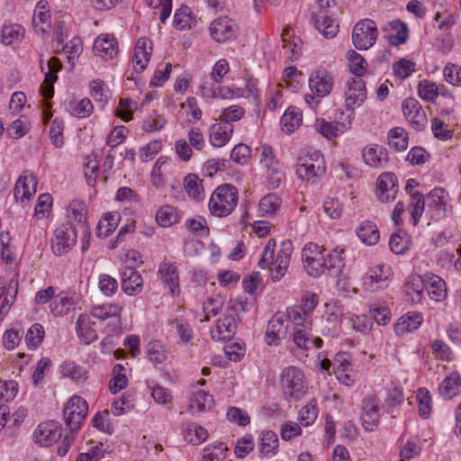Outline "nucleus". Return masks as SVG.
<instances>
[{
	"mask_svg": "<svg viewBox=\"0 0 461 461\" xmlns=\"http://www.w3.org/2000/svg\"><path fill=\"white\" fill-rule=\"evenodd\" d=\"M302 259L305 271L313 277H318L326 271L331 276H339L345 267V252L342 249L328 250L313 242L304 245Z\"/></svg>",
	"mask_w": 461,
	"mask_h": 461,
	"instance_id": "nucleus-1",
	"label": "nucleus"
},
{
	"mask_svg": "<svg viewBox=\"0 0 461 461\" xmlns=\"http://www.w3.org/2000/svg\"><path fill=\"white\" fill-rule=\"evenodd\" d=\"M276 240L271 239L267 241L261 259L258 262V267L265 269L273 265L271 268V279L274 282L279 281L283 278L290 265V259L293 253V244L290 240L282 242L280 249L275 257Z\"/></svg>",
	"mask_w": 461,
	"mask_h": 461,
	"instance_id": "nucleus-2",
	"label": "nucleus"
},
{
	"mask_svg": "<svg viewBox=\"0 0 461 461\" xmlns=\"http://www.w3.org/2000/svg\"><path fill=\"white\" fill-rule=\"evenodd\" d=\"M239 201L238 189L230 185H219L209 200V210L213 216L226 217L236 208Z\"/></svg>",
	"mask_w": 461,
	"mask_h": 461,
	"instance_id": "nucleus-3",
	"label": "nucleus"
},
{
	"mask_svg": "<svg viewBox=\"0 0 461 461\" xmlns=\"http://www.w3.org/2000/svg\"><path fill=\"white\" fill-rule=\"evenodd\" d=\"M325 173L321 153L316 149H303L296 160V175L303 180L315 181Z\"/></svg>",
	"mask_w": 461,
	"mask_h": 461,
	"instance_id": "nucleus-4",
	"label": "nucleus"
},
{
	"mask_svg": "<svg viewBox=\"0 0 461 461\" xmlns=\"http://www.w3.org/2000/svg\"><path fill=\"white\" fill-rule=\"evenodd\" d=\"M281 386L286 400H299L307 391L303 373L295 366L285 368L281 375Z\"/></svg>",
	"mask_w": 461,
	"mask_h": 461,
	"instance_id": "nucleus-5",
	"label": "nucleus"
},
{
	"mask_svg": "<svg viewBox=\"0 0 461 461\" xmlns=\"http://www.w3.org/2000/svg\"><path fill=\"white\" fill-rule=\"evenodd\" d=\"M88 411L87 402L78 395L72 396L64 405L63 419L71 432L77 431Z\"/></svg>",
	"mask_w": 461,
	"mask_h": 461,
	"instance_id": "nucleus-6",
	"label": "nucleus"
},
{
	"mask_svg": "<svg viewBox=\"0 0 461 461\" xmlns=\"http://www.w3.org/2000/svg\"><path fill=\"white\" fill-rule=\"evenodd\" d=\"M378 31L375 23L371 19H363L356 23L352 31V42L356 49L366 50L376 41Z\"/></svg>",
	"mask_w": 461,
	"mask_h": 461,
	"instance_id": "nucleus-7",
	"label": "nucleus"
},
{
	"mask_svg": "<svg viewBox=\"0 0 461 461\" xmlns=\"http://www.w3.org/2000/svg\"><path fill=\"white\" fill-rule=\"evenodd\" d=\"M426 216L432 221H439L447 213L448 194L441 187H435L426 196Z\"/></svg>",
	"mask_w": 461,
	"mask_h": 461,
	"instance_id": "nucleus-8",
	"label": "nucleus"
},
{
	"mask_svg": "<svg viewBox=\"0 0 461 461\" xmlns=\"http://www.w3.org/2000/svg\"><path fill=\"white\" fill-rule=\"evenodd\" d=\"M391 274V267L384 264L369 267L362 277L363 288L374 293L387 287Z\"/></svg>",
	"mask_w": 461,
	"mask_h": 461,
	"instance_id": "nucleus-9",
	"label": "nucleus"
},
{
	"mask_svg": "<svg viewBox=\"0 0 461 461\" xmlns=\"http://www.w3.org/2000/svg\"><path fill=\"white\" fill-rule=\"evenodd\" d=\"M77 230L71 225H61L54 231L51 240L52 252L57 256L68 253L76 245Z\"/></svg>",
	"mask_w": 461,
	"mask_h": 461,
	"instance_id": "nucleus-10",
	"label": "nucleus"
},
{
	"mask_svg": "<svg viewBox=\"0 0 461 461\" xmlns=\"http://www.w3.org/2000/svg\"><path fill=\"white\" fill-rule=\"evenodd\" d=\"M236 314L237 310L233 306L227 309L223 317L217 321L215 328L211 330L213 340L223 341L233 338L237 330Z\"/></svg>",
	"mask_w": 461,
	"mask_h": 461,
	"instance_id": "nucleus-11",
	"label": "nucleus"
},
{
	"mask_svg": "<svg viewBox=\"0 0 461 461\" xmlns=\"http://www.w3.org/2000/svg\"><path fill=\"white\" fill-rule=\"evenodd\" d=\"M345 92V105L349 113L354 115L356 107H359L366 99V84L360 77L350 78L347 81Z\"/></svg>",
	"mask_w": 461,
	"mask_h": 461,
	"instance_id": "nucleus-12",
	"label": "nucleus"
},
{
	"mask_svg": "<svg viewBox=\"0 0 461 461\" xmlns=\"http://www.w3.org/2000/svg\"><path fill=\"white\" fill-rule=\"evenodd\" d=\"M211 37L217 42H226L234 39L238 34V25L228 17H219L210 25Z\"/></svg>",
	"mask_w": 461,
	"mask_h": 461,
	"instance_id": "nucleus-13",
	"label": "nucleus"
},
{
	"mask_svg": "<svg viewBox=\"0 0 461 461\" xmlns=\"http://www.w3.org/2000/svg\"><path fill=\"white\" fill-rule=\"evenodd\" d=\"M397 177L392 172L382 173L376 180V196L383 203L393 202L397 194Z\"/></svg>",
	"mask_w": 461,
	"mask_h": 461,
	"instance_id": "nucleus-14",
	"label": "nucleus"
},
{
	"mask_svg": "<svg viewBox=\"0 0 461 461\" xmlns=\"http://www.w3.org/2000/svg\"><path fill=\"white\" fill-rule=\"evenodd\" d=\"M379 401L375 395L364 398L362 404L361 420L363 427L367 431H373L379 422Z\"/></svg>",
	"mask_w": 461,
	"mask_h": 461,
	"instance_id": "nucleus-15",
	"label": "nucleus"
},
{
	"mask_svg": "<svg viewBox=\"0 0 461 461\" xmlns=\"http://www.w3.org/2000/svg\"><path fill=\"white\" fill-rule=\"evenodd\" d=\"M353 114H348L346 121L342 122H329L324 119H316L314 129L328 140H333L351 127Z\"/></svg>",
	"mask_w": 461,
	"mask_h": 461,
	"instance_id": "nucleus-16",
	"label": "nucleus"
},
{
	"mask_svg": "<svg viewBox=\"0 0 461 461\" xmlns=\"http://www.w3.org/2000/svg\"><path fill=\"white\" fill-rule=\"evenodd\" d=\"M402 113L406 120L418 131L424 129L427 117L419 101L415 98H407L402 104Z\"/></svg>",
	"mask_w": 461,
	"mask_h": 461,
	"instance_id": "nucleus-17",
	"label": "nucleus"
},
{
	"mask_svg": "<svg viewBox=\"0 0 461 461\" xmlns=\"http://www.w3.org/2000/svg\"><path fill=\"white\" fill-rule=\"evenodd\" d=\"M37 178L33 174L23 173L17 179L14 188L16 202H29L36 193Z\"/></svg>",
	"mask_w": 461,
	"mask_h": 461,
	"instance_id": "nucleus-18",
	"label": "nucleus"
},
{
	"mask_svg": "<svg viewBox=\"0 0 461 461\" xmlns=\"http://www.w3.org/2000/svg\"><path fill=\"white\" fill-rule=\"evenodd\" d=\"M333 85V78L326 70L313 71L309 77L310 89L317 97H324L330 95Z\"/></svg>",
	"mask_w": 461,
	"mask_h": 461,
	"instance_id": "nucleus-19",
	"label": "nucleus"
},
{
	"mask_svg": "<svg viewBox=\"0 0 461 461\" xmlns=\"http://www.w3.org/2000/svg\"><path fill=\"white\" fill-rule=\"evenodd\" d=\"M279 440L277 434L270 429L260 431L257 449L260 458H272L278 452Z\"/></svg>",
	"mask_w": 461,
	"mask_h": 461,
	"instance_id": "nucleus-20",
	"label": "nucleus"
},
{
	"mask_svg": "<svg viewBox=\"0 0 461 461\" xmlns=\"http://www.w3.org/2000/svg\"><path fill=\"white\" fill-rule=\"evenodd\" d=\"M362 158L366 165L374 168L385 167L389 160L386 149L378 144H369L364 147Z\"/></svg>",
	"mask_w": 461,
	"mask_h": 461,
	"instance_id": "nucleus-21",
	"label": "nucleus"
},
{
	"mask_svg": "<svg viewBox=\"0 0 461 461\" xmlns=\"http://www.w3.org/2000/svg\"><path fill=\"white\" fill-rule=\"evenodd\" d=\"M77 295L75 293L62 291L50 302V309L54 316H65L75 309Z\"/></svg>",
	"mask_w": 461,
	"mask_h": 461,
	"instance_id": "nucleus-22",
	"label": "nucleus"
},
{
	"mask_svg": "<svg viewBox=\"0 0 461 461\" xmlns=\"http://www.w3.org/2000/svg\"><path fill=\"white\" fill-rule=\"evenodd\" d=\"M287 326L285 325V315L276 313L268 321L265 339L268 345H276L285 338Z\"/></svg>",
	"mask_w": 461,
	"mask_h": 461,
	"instance_id": "nucleus-23",
	"label": "nucleus"
},
{
	"mask_svg": "<svg viewBox=\"0 0 461 461\" xmlns=\"http://www.w3.org/2000/svg\"><path fill=\"white\" fill-rule=\"evenodd\" d=\"M94 51L104 60L113 59L118 53V43L115 38L108 33L99 35L94 42Z\"/></svg>",
	"mask_w": 461,
	"mask_h": 461,
	"instance_id": "nucleus-24",
	"label": "nucleus"
},
{
	"mask_svg": "<svg viewBox=\"0 0 461 461\" xmlns=\"http://www.w3.org/2000/svg\"><path fill=\"white\" fill-rule=\"evenodd\" d=\"M152 52V42L148 38H140L134 48L132 59L135 71L141 72L148 66Z\"/></svg>",
	"mask_w": 461,
	"mask_h": 461,
	"instance_id": "nucleus-25",
	"label": "nucleus"
},
{
	"mask_svg": "<svg viewBox=\"0 0 461 461\" xmlns=\"http://www.w3.org/2000/svg\"><path fill=\"white\" fill-rule=\"evenodd\" d=\"M158 274L163 283L169 288L172 295L179 294V277L176 263L166 260L161 262L158 266Z\"/></svg>",
	"mask_w": 461,
	"mask_h": 461,
	"instance_id": "nucleus-26",
	"label": "nucleus"
},
{
	"mask_svg": "<svg viewBox=\"0 0 461 461\" xmlns=\"http://www.w3.org/2000/svg\"><path fill=\"white\" fill-rule=\"evenodd\" d=\"M60 428L54 421L41 423L34 432L36 442L41 446L53 444L60 438Z\"/></svg>",
	"mask_w": 461,
	"mask_h": 461,
	"instance_id": "nucleus-27",
	"label": "nucleus"
},
{
	"mask_svg": "<svg viewBox=\"0 0 461 461\" xmlns=\"http://www.w3.org/2000/svg\"><path fill=\"white\" fill-rule=\"evenodd\" d=\"M40 66L41 71L45 74V83L48 85L43 89V95L46 99H50L54 95L53 84L57 81V72L61 68V63L59 59L52 57L47 60L46 67L47 71H45V66L43 64V59H41Z\"/></svg>",
	"mask_w": 461,
	"mask_h": 461,
	"instance_id": "nucleus-28",
	"label": "nucleus"
},
{
	"mask_svg": "<svg viewBox=\"0 0 461 461\" xmlns=\"http://www.w3.org/2000/svg\"><path fill=\"white\" fill-rule=\"evenodd\" d=\"M425 288L429 298L435 302H442L447 298L446 282L432 273L424 275Z\"/></svg>",
	"mask_w": 461,
	"mask_h": 461,
	"instance_id": "nucleus-29",
	"label": "nucleus"
},
{
	"mask_svg": "<svg viewBox=\"0 0 461 461\" xmlns=\"http://www.w3.org/2000/svg\"><path fill=\"white\" fill-rule=\"evenodd\" d=\"M143 279L133 267H127L122 273V289L130 295L139 294L142 291Z\"/></svg>",
	"mask_w": 461,
	"mask_h": 461,
	"instance_id": "nucleus-30",
	"label": "nucleus"
},
{
	"mask_svg": "<svg viewBox=\"0 0 461 461\" xmlns=\"http://www.w3.org/2000/svg\"><path fill=\"white\" fill-rule=\"evenodd\" d=\"M233 132V126L222 122L212 124L209 131L210 142L212 146L223 147L230 139Z\"/></svg>",
	"mask_w": 461,
	"mask_h": 461,
	"instance_id": "nucleus-31",
	"label": "nucleus"
},
{
	"mask_svg": "<svg viewBox=\"0 0 461 461\" xmlns=\"http://www.w3.org/2000/svg\"><path fill=\"white\" fill-rule=\"evenodd\" d=\"M310 328H294V342L302 349H310L313 347L320 348L322 346V339L319 337L313 338Z\"/></svg>",
	"mask_w": 461,
	"mask_h": 461,
	"instance_id": "nucleus-32",
	"label": "nucleus"
},
{
	"mask_svg": "<svg viewBox=\"0 0 461 461\" xmlns=\"http://www.w3.org/2000/svg\"><path fill=\"white\" fill-rule=\"evenodd\" d=\"M423 322L421 313L411 312L398 319L394 325V331L397 335H404L407 332L416 330Z\"/></svg>",
	"mask_w": 461,
	"mask_h": 461,
	"instance_id": "nucleus-33",
	"label": "nucleus"
},
{
	"mask_svg": "<svg viewBox=\"0 0 461 461\" xmlns=\"http://www.w3.org/2000/svg\"><path fill=\"white\" fill-rule=\"evenodd\" d=\"M438 392L445 399H451L461 393V375L457 372L451 373L443 379L439 384Z\"/></svg>",
	"mask_w": 461,
	"mask_h": 461,
	"instance_id": "nucleus-34",
	"label": "nucleus"
},
{
	"mask_svg": "<svg viewBox=\"0 0 461 461\" xmlns=\"http://www.w3.org/2000/svg\"><path fill=\"white\" fill-rule=\"evenodd\" d=\"M281 36L283 55L292 61L297 59L301 56V40L295 37L291 40L292 36L288 29L284 30Z\"/></svg>",
	"mask_w": 461,
	"mask_h": 461,
	"instance_id": "nucleus-35",
	"label": "nucleus"
},
{
	"mask_svg": "<svg viewBox=\"0 0 461 461\" xmlns=\"http://www.w3.org/2000/svg\"><path fill=\"white\" fill-rule=\"evenodd\" d=\"M358 239L365 244L375 245L379 240V231L376 225L371 221H365L356 229Z\"/></svg>",
	"mask_w": 461,
	"mask_h": 461,
	"instance_id": "nucleus-36",
	"label": "nucleus"
},
{
	"mask_svg": "<svg viewBox=\"0 0 461 461\" xmlns=\"http://www.w3.org/2000/svg\"><path fill=\"white\" fill-rule=\"evenodd\" d=\"M59 369L64 377L69 378L75 383L81 384L87 379L86 369L76 362L66 361L60 366Z\"/></svg>",
	"mask_w": 461,
	"mask_h": 461,
	"instance_id": "nucleus-37",
	"label": "nucleus"
},
{
	"mask_svg": "<svg viewBox=\"0 0 461 461\" xmlns=\"http://www.w3.org/2000/svg\"><path fill=\"white\" fill-rule=\"evenodd\" d=\"M184 188L189 198L194 201H201L204 198L203 180L194 174H188L184 178Z\"/></svg>",
	"mask_w": 461,
	"mask_h": 461,
	"instance_id": "nucleus-38",
	"label": "nucleus"
},
{
	"mask_svg": "<svg viewBox=\"0 0 461 461\" xmlns=\"http://www.w3.org/2000/svg\"><path fill=\"white\" fill-rule=\"evenodd\" d=\"M303 122L301 111L295 107H288L281 117L282 131L286 133H292L298 128Z\"/></svg>",
	"mask_w": 461,
	"mask_h": 461,
	"instance_id": "nucleus-39",
	"label": "nucleus"
},
{
	"mask_svg": "<svg viewBox=\"0 0 461 461\" xmlns=\"http://www.w3.org/2000/svg\"><path fill=\"white\" fill-rule=\"evenodd\" d=\"M147 385L151 393L153 400L158 403L170 408L173 402V396L169 390L154 380L147 381Z\"/></svg>",
	"mask_w": 461,
	"mask_h": 461,
	"instance_id": "nucleus-40",
	"label": "nucleus"
},
{
	"mask_svg": "<svg viewBox=\"0 0 461 461\" xmlns=\"http://www.w3.org/2000/svg\"><path fill=\"white\" fill-rule=\"evenodd\" d=\"M77 333L86 344H90L97 339V333L93 328V323L85 315H79L77 321Z\"/></svg>",
	"mask_w": 461,
	"mask_h": 461,
	"instance_id": "nucleus-41",
	"label": "nucleus"
},
{
	"mask_svg": "<svg viewBox=\"0 0 461 461\" xmlns=\"http://www.w3.org/2000/svg\"><path fill=\"white\" fill-rule=\"evenodd\" d=\"M185 440L193 445H199L208 438L207 430L197 423H187L183 429Z\"/></svg>",
	"mask_w": 461,
	"mask_h": 461,
	"instance_id": "nucleus-42",
	"label": "nucleus"
},
{
	"mask_svg": "<svg viewBox=\"0 0 461 461\" xmlns=\"http://www.w3.org/2000/svg\"><path fill=\"white\" fill-rule=\"evenodd\" d=\"M196 23L195 17L190 7L182 5L174 16V25L178 30L191 29Z\"/></svg>",
	"mask_w": 461,
	"mask_h": 461,
	"instance_id": "nucleus-43",
	"label": "nucleus"
},
{
	"mask_svg": "<svg viewBox=\"0 0 461 461\" xmlns=\"http://www.w3.org/2000/svg\"><path fill=\"white\" fill-rule=\"evenodd\" d=\"M122 311V307L117 303H103L94 305L91 309L93 317L99 320H107L113 317H119Z\"/></svg>",
	"mask_w": 461,
	"mask_h": 461,
	"instance_id": "nucleus-44",
	"label": "nucleus"
},
{
	"mask_svg": "<svg viewBox=\"0 0 461 461\" xmlns=\"http://www.w3.org/2000/svg\"><path fill=\"white\" fill-rule=\"evenodd\" d=\"M120 213L111 212L104 214L97 224L96 232L99 237H108L118 226Z\"/></svg>",
	"mask_w": 461,
	"mask_h": 461,
	"instance_id": "nucleus-45",
	"label": "nucleus"
},
{
	"mask_svg": "<svg viewBox=\"0 0 461 461\" xmlns=\"http://www.w3.org/2000/svg\"><path fill=\"white\" fill-rule=\"evenodd\" d=\"M314 27L326 38H334L339 32V24L330 14H326L325 18L316 17L312 19Z\"/></svg>",
	"mask_w": 461,
	"mask_h": 461,
	"instance_id": "nucleus-46",
	"label": "nucleus"
},
{
	"mask_svg": "<svg viewBox=\"0 0 461 461\" xmlns=\"http://www.w3.org/2000/svg\"><path fill=\"white\" fill-rule=\"evenodd\" d=\"M282 201L276 194L263 196L258 203V212L261 216H273L280 209Z\"/></svg>",
	"mask_w": 461,
	"mask_h": 461,
	"instance_id": "nucleus-47",
	"label": "nucleus"
},
{
	"mask_svg": "<svg viewBox=\"0 0 461 461\" xmlns=\"http://www.w3.org/2000/svg\"><path fill=\"white\" fill-rule=\"evenodd\" d=\"M24 36L23 26L17 23L4 24L1 30V41L6 46L20 41Z\"/></svg>",
	"mask_w": 461,
	"mask_h": 461,
	"instance_id": "nucleus-48",
	"label": "nucleus"
},
{
	"mask_svg": "<svg viewBox=\"0 0 461 461\" xmlns=\"http://www.w3.org/2000/svg\"><path fill=\"white\" fill-rule=\"evenodd\" d=\"M426 211V200L425 196L420 192H414L411 194L410 201V212L412 220V223L416 226L422 213Z\"/></svg>",
	"mask_w": 461,
	"mask_h": 461,
	"instance_id": "nucleus-49",
	"label": "nucleus"
},
{
	"mask_svg": "<svg viewBox=\"0 0 461 461\" xmlns=\"http://www.w3.org/2000/svg\"><path fill=\"white\" fill-rule=\"evenodd\" d=\"M424 287V276H417L410 278L405 285L404 291L408 296H411L412 302L419 303L423 297Z\"/></svg>",
	"mask_w": 461,
	"mask_h": 461,
	"instance_id": "nucleus-50",
	"label": "nucleus"
},
{
	"mask_svg": "<svg viewBox=\"0 0 461 461\" xmlns=\"http://www.w3.org/2000/svg\"><path fill=\"white\" fill-rule=\"evenodd\" d=\"M388 143L397 151L405 150L408 147V133L402 127H394L388 132Z\"/></svg>",
	"mask_w": 461,
	"mask_h": 461,
	"instance_id": "nucleus-51",
	"label": "nucleus"
},
{
	"mask_svg": "<svg viewBox=\"0 0 461 461\" xmlns=\"http://www.w3.org/2000/svg\"><path fill=\"white\" fill-rule=\"evenodd\" d=\"M45 330L41 324H32L25 334V343L30 349H37L42 343Z\"/></svg>",
	"mask_w": 461,
	"mask_h": 461,
	"instance_id": "nucleus-52",
	"label": "nucleus"
},
{
	"mask_svg": "<svg viewBox=\"0 0 461 461\" xmlns=\"http://www.w3.org/2000/svg\"><path fill=\"white\" fill-rule=\"evenodd\" d=\"M146 354L150 362L161 364L167 359V350L160 340L150 341L146 347Z\"/></svg>",
	"mask_w": 461,
	"mask_h": 461,
	"instance_id": "nucleus-53",
	"label": "nucleus"
},
{
	"mask_svg": "<svg viewBox=\"0 0 461 461\" xmlns=\"http://www.w3.org/2000/svg\"><path fill=\"white\" fill-rule=\"evenodd\" d=\"M347 58L348 59V68L352 74L356 75L357 77L366 74L367 62L360 54L351 50L348 52Z\"/></svg>",
	"mask_w": 461,
	"mask_h": 461,
	"instance_id": "nucleus-54",
	"label": "nucleus"
},
{
	"mask_svg": "<svg viewBox=\"0 0 461 461\" xmlns=\"http://www.w3.org/2000/svg\"><path fill=\"white\" fill-rule=\"evenodd\" d=\"M370 315L378 325H387L391 321L392 315L390 309L381 303H373L369 305Z\"/></svg>",
	"mask_w": 461,
	"mask_h": 461,
	"instance_id": "nucleus-55",
	"label": "nucleus"
},
{
	"mask_svg": "<svg viewBox=\"0 0 461 461\" xmlns=\"http://www.w3.org/2000/svg\"><path fill=\"white\" fill-rule=\"evenodd\" d=\"M384 30L395 32V35L392 36V43L394 45L403 44L408 39V26L400 20L389 22Z\"/></svg>",
	"mask_w": 461,
	"mask_h": 461,
	"instance_id": "nucleus-56",
	"label": "nucleus"
},
{
	"mask_svg": "<svg viewBox=\"0 0 461 461\" xmlns=\"http://www.w3.org/2000/svg\"><path fill=\"white\" fill-rule=\"evenodd\" d=\"M156 221L162 227H169L177 222L176 209L171 205H164L156 213Z\"/></svg>",
	"mask_w": 461,
	"mask_h": 461,
	"instance_id": "nucleus-57",
	"label": "nucleus"
},
{
	"mask_svg": "<svg viewBox=\"0 0 461 461\" xmlns=\"http://www.w3.org/2000/svg\"><path fill=\"white\" fill-rule=\"evenodd\" d=\"M213 405V398L208 393L198 390L195 392L190 402V408L196 409L199 411L210 410Z\"/></svg>",
	"mask_w": 461,
	"mask_h": 461,
	"instance_id": "nucleus-58",
	"label": "nucleus"
},
{
	"mask_svg": "<svg viewBox=\"0 0 461 461\" xmlns=\"http://www.w3.org/2000/svg\"><path fill=\"white\" fill-rule=\"evenodd\" d=\"M91 96L96 102L107 103L111 97L108 86L101 79H94L89 84Z\"/></svg>",
	"mask_w": 461,
	"mask_h": 461,
	"instance_id": "nucleus-59",
	"label": "nucleus"
},
{
	"mask_svg": "<svg viewBox=\"0 0 461 461\" xmlns=\"http://www.w3.org/2000/svg\"><path fill=\"white\" fill-rule=\"evenodd\" d=\"M94 106L88 98H83L78 102L70 103L68 112L77 118H86L92 114Z\"/></svg>",
	"mask_w": 461,
	"mask_h": 461,
	"instance_id": "nucleus-60",
	"label": "nucleus"
},
{
	"mask_svg": "<svg viewBox=\"0 0 461 461\" xmlns=\"http://www.w3.org/2000/svg\"><path fill=\"white\" fill-rule=\"evenodd\" d=\"M286 317L294 325V328H310L312 327V318L303 315L298 305L288 307L286 309Z\"/></svg>",
	"mask_w": 461,
	"mask_h": 461,
	"instance_id": "nucleus-61",
	"label": "nucleus"
},
{
	"mask_svg": "<svg viewBox=\"0 0 461 461\" xmlns=\"http://www.w3.org/2000/svg\"><path fill=\"white\" fill-rule=\"evenodd\" d=\"M124 370L123 366L117 364L113 367V377L110 381L109 389L112 393L115 394L128 384V379L122 371Z\"/></svg>",
	"mask_w": 461,
	"mask_h": 461,
	"instance_id": "nucleus-62",
	"label": "nucleus"
},
{
	"mask_svg": "<svg viewBox=\"0 0 461 461\" xmlns=\"http://www.w3.org/2000/svg\"><path fill=\"white\" fill-rule=\"evenodd\" d=\"M318 412L319 410L315 401H312L310 403L306 404L299 412L301 424L306 427L312 425L316 420Z\"/></svg>",
	"mask_w": 461,
	"mask_h": 461,
	"instance_id": "nucleus-63",
	"label": "nucleus"
},
{
	"mask_svg": "<svg viewBox=\"0 0 461 461\" xmlns=\"http://www.w3.org/2000/svg\"><path fill=\"white\" fill-rule=\"evenodd\" d=\"M98 288L105 296H113L118 290L117 280L107 274H101L98 278Z\"/></svg>",
	"mask_w": 461,
	"mask_h": 461,
	"instance_id": "nucleus-64",
	"label": "nucleus"
}]
</instances>
